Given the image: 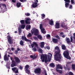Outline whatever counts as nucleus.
<instances>
[{
    "label": "nucleus",
    "mask_w": 75,
    "mask_h": 75,
    "mask_svg": "<svg viewBox=\"0 0 75 75\" xmlns=\"http://www.w3.org/2000/svg\"><path fill=\"white\" fill-rule=\"evenodd\" d=\"M33 38L35 40H38V38L36 37L33 36Z\"/></svg>",
    "instance_id": "obj_45"
},
{
    "label": "nucleus",
    "mask_w": 75,
    "mask_h": 75,
    "mask_svg": "<svg viewBox=\"0 0 75 75\" xmlns=\"http://www.w3.org/2000/svg\"><path fill=\"white\" fill-rule=\"evenodd\" d=\"M25 15L26 16H29L30 15V14L29 13H25Z\"/></svg>",
    "instance_id": "obj_47"
},
{
    "label": "nucleus",
    "mask_w": 75,
    "mask_h": 75,
    "mask_svg": "<svg viewBox=\"0 0 75 75\" xmlns=\"http://www.w3.org/2000/svg\"><path fill=\"white\" fill-rule=\"evenodd\" d=\"M40 59H41L42 61V62H45V64H46V63L48 61V58L47 57V54H42L41 55V57H40Z\"/></svg>",
    "instance_id": "obj_2"
},
{
    "label": "nucleus",
    "mask_w": 75,
    "mask_h": 75,
    "mask_svg": "<svg viewBox=\"0 0 75 75\" xmlns=\"http://www.w3.org/2000/svg\"><path fill=\"white\" fill-rule=\"evenodd\" d=\"M22 3H24V2H26L27 1V0H19Z\"/></svg>",
    "instance_id": "obj_42"
},
{
    "label": "nucleus",
    "mask_w": 75,
    "mask_h": 75,
    "mask_svg": "<svg viewBox=\"0 0 75 75\" xmlns=\"http://www.w3.org/2000/svg\"><path fill=\"white\" fill-rule=\"evenodd\" d=\"M18 32L19 33H21V28L19 29Z\"/></svg>",
    "instance_id": "obj_49"
},
{
    "label": "nucleus",
    "mask_w": 75,
    "mask_h": 75,
    "mask_svg": "<svg viewBox=\"0 0 75 75\" xmlns=\"http://www.w3.org/2000/svg\"><path fill=\"white\" fill-rule=\"evenodd\" d=\"M59 23L58 22H57L55 25L56 28H59Z\"/></svg>",
    "instance_id": "obj_18"
},
{
    "label": "nucleus",
    "mask_w": 75,
    "mask_h": 75,
    "mask_svg": "<svg viewBox=\"0 0 75 75\" xmlns=\"http://www.w3.org/2000/svg\"><path fill=\"white\" fill-rule=\"evenodd\" d=\"M25 27V25L23 24V25H21V28L22 29H24Z\"/></svg>",
    "instance_id": "obj_32"
},
{
    "label": "nucleus",
    "mask_w": 75,
    "mask_h": 75,
    "mask_svg": "<svg viewBox=\"0 0 75 75\" xmlns=\"http://www.w3.org/2000/svg\"><path fill=\"white\" fill-rule=\"evenodd\" d=\"M56 70L59 73V74H62V71L61 70H59L57 69H56Z\"/></svg>",
    "instance_id": "obj_29"
},
{
    "label": "nucleus",
    "mask_w": 75,
    "mask_h": 75,
    "mask_svg": "<svg viewBox=\"0 0 75 75\" xmlns=\"http://www.w3.org/2000/svg\"><path fill=\"white\" fill-rule=\"evenodd\" d=\"M14 59L15 60V62H16L17 64H20L21 62V61H20V59L18 57L14 56Z\"/></svg>",
    "instance_id": "obj_12"
},
{
    "label": "nucleus",
    "mask_w": 75,
    "mask_h": 75,
    "mask_svg": "<svg viewBox=\"0 0 75 75\" xmlns=\"http://www.w3.org/2000/svg\"><path fill=\"white\" fill-rule=\"evenodd\" d=\"M49 20V19L48 18L47 19H45L44 20V21H45V22H46V21H48V20Z\"/></svg>",
    "instance_id": "obj_52"
},
{
    "label": "nucleus",
    "mask_w": 75,
    "mask_h": 75,
    "mask_svg": "<svg viewBox=\"0 0 75 75\" xmlns=\"http://www.w3.org/2000/svg\"><path fill=\"white\" fill-rule=\"evenodd\" d=\"M38 51L39 52H40V53H41V54H42V49H39Z\"/></svg>",
    "instance_id": "obj_37"
},
{
    "label": "nucleus",
    "mask_w": 75,
    "mask_h": 75,
    "mask_svg": "<svg viewBox=\"0 0 75 75\" xmlns=\"http://www.w3.org/2000/svg\"><path fill=\"white\" fill-rule=\"evenodd\" d=\"M12 70L15 73H18V69L17 67H13L12 68Z\"/></svg>",
    "instance_id": "obj_14"
},
{
    "label": "nucleus",
    "mask_w": 75,
    "mask_h": 75,
    "mask_svg": "<svg viewBox=\"0 0 75 75\" xmlns=\"http://www.w3.org/2000/svg\"><path fill=\"white\" fill-rule=\"evenodd\" d=\"M73 40V39L72 38V36H71V42H72Z\"/></svg>",
    "instance_id": "obj_55"
},
{
    "label": "nucleus",
    "mask_w": 75,
    "mask_h": 75,
    "mask_svg": "<svg viewBox=\"0 0 75 75\" xmlns=\"http://www.w3.org/2000/svg\"><path fill=\"white\" fill-rule=\"evenodd\" d=\"M17 51H20V49H19V48H18V47L17 48Z\"/></svg>",
    "instance_id": "obj_60"
},
{
    "label": "nucleus",
    "mask_w": 75,
    "mask_h": 75,
    "mask_svg": "<svg viewBox=\"0 0 75 75\" xmlns=\"http://www.w3.org/2000/svg\"><path fill=\"white\" fill-rule=\"evenodd\" d=\"M9 58L7 56V55L6 54L5 55L4 57V61H8V60H9Z\"/></svg>",
    "instance_id": "obj_19"
},
{
    "label": "nucleus",
    "mask_w": 75,
    "mask_h": 75,
    "mask_svg": "<svg viewBox=\"0 0 75 75\" xmlns=\"http://www.w3.org/2000/svg\"><path fill=\"white\" fill-rule=\"evenodd\" d=\"M32 36V35L30 33H29V34L27 36V37H28V38L30 37H31Z\"/></svg>",
    "instance_id": "obj_36"
},
{
    "label": "nucleus",
    "mask_w": 75,
    "mask_h": 75,
    "mask_svg": "<svg viewBox=\"0 0 75 75\" xmlns=\"http://www.w3.org/2000/svg\"><path fill=\"white\" fill-rule=\"evenodd\" d=\"M45 42H42L40 43V47L42 48H44V44Z\"/></svg>",
    "instance_id": "obj_23"
},
{
    "label": "nucleus",
    "mask_w": 75,
    "mask_h": 75,
    "mask_svg": "<svg viewBox=\"0 0 75 75\" xmlns=\"http://www.w3.org/2000/svg\"><path fill=\"white\" fill-rule=\"evenodd\" d=\"M26 30H28L30 29L31 28V25H27L26 26Z\"/></svg>",
    "instance_id": "obj_31"
},
{
    "label": "nucleus",
    "mask_w": 75,
    "mask_h": 75,
    "mask_svg": "<svg viewBox=\"0 0 75 75\" xmlns=\"http://www.w3.org/2000/svg\"><path fill=\"white\" fill-rule=\"evenodd\" d=\"M11 50L12 51H14V48L13 47H12Z\"/></svg>",
    "instance_id": "obj_62"
},
{
    "label": "nucleus",
    "mask_w": 75,
    "mask_h": 75,
    "mask_svg": "<svg viewBox=\"0 0 75 75\" xmlns=\"http://www.w3.org/2000/svg\"><path fill=\"white\" fill-rule=\"evenodd\" d=\"M12 64H15V61L13 60H12Z\"/></svg>",
    "instance_id": "obj_57"
},
{
    "label": "nucleus",
    "mask_w": 75,
    "mask_h": 75,
    "mask_svg": "<svg viewBox=\"0 0 75 75\" xmlns=\"http://www.w3.org/2000/svg\"><path fill=\"white\" fill-rule=\"evenodd\" d=\"M41 71V69L40 68H36L34 70V72L35 74H40Z\"/></svg>",
    "instance_id": "obj_9"
},
{
    "label": "nucleus",
    "mask_w": 75,
    "mask_h": 75,
    "mask_svg": "<svg viewBox=\"0 0 75 75\" xmlns=\"http://www.w3.org/2000/svg\"><path fill=\"white\" fill-rule=\"evenodd\" d=\"M69 75H74V74L72 72L70 71L69 73Z\"/></svg>",
    "instance_id": "obj_43"
},
{
    "label": "nucleus",
    "mask_w": 75,
    "mask_h": 75,
    "mask_svg": "<svg viewBox=\"0 0 75 75\" xmlns=\"http://www.w3.org/2000/svg\"><path fill=\"white\" fill-rule=\"evenodd\" d=\"M19 68L21 69H23V67H21V66H20Z\"/></svg>",
    "instance_id": "obj_59"
},
{
    "label": "nucleus",
    "mask_w": 75,
    "mask_h": 75,
    "mask_svg": "<svg viewBox=\"0 0 75 75\" xmlns=\"http://www.w3.org/2000/svg\"><path fill=\"white\" fill-rule=\"evenodd\" d=\"M71 3L72 4H75L74 0H71Z\"/></svg>",
    "instance_id": "obj_44"
},
{
    "label": "nucleus",
    "mask_w": 75,
    "mask_h": 75,
    "mask_svg": "<svg viewBox=\"0 0 75 75\" xmlns=\"http://www.w3.org/2000/svg\"><path fill=\"white\" fill-rule=\"evenodd\" d=\"M28 68H29V65H26V66H25V72L26 73H27L28 74H30V70H29Z\"/></svg>",
    "instance_id": "obj_10"
},
{
    "label": "nucleus",
    "mask_w": 75,
    "mask_h": 75,
    "mask_svg": "<svg viewBox=\"0 0 75 75\" xmlns=\"http://www.w3.org/2000/svg\"><path fill=\"white\" fill-rule=\"evenodd\" d=\"M30 57V58H33H33H34V56H33L32 55H31Z\"/></svg>",
    "instance_id": "obj_56"
},
{
    "label": "nucleus",
    "mask_w": 75,
    "mask_h": 75,
    "mask_svg": "<svg viewBox=\"0 0 75 75\" xmlns=\"http://www.w3.org/2000/svg\"><path fill=\"white\" fill-rule=\"evenodd\" d=\"M2 6H4V7H6V5L4 4H2Z\"/></svg>",
    "instance_id": "obj_53"
},
{
    "label": "nucleus",
    "mask_w": 75,
    "mask_h": 75,
    "mask_svg": "<svg viewBox=\"0 0 75 75\" xmlns=\"http://www.w3.org/2000/svg\"><path fill=\"white\" fill-rule=\"evenodd\" d=\"M41 16H42V17H45V15L44 14H42L41 15Z\"/></svg>",
    "instance_id": "obj_50"
},
{
    "label": "nucleus",
    "mask_w": 75,
    "mask_h": 75,
    "mask_svg": "<svg viewBox=\"0 0 75 75\" xmlns=\"http://www.w3.org/2000/svg\"><path fill=\"white\" fill-rule=\"evenodd\" d=\"M66 41L67 42V43L68 44H70V43H71V41H70V39H69L68 38L66 39Z\"/></svg>",
    "instance_id": "obj_25"
},
{
    "label": "nucleus",
    "mask_w": 75,
    "mask_h": 75,
    "mask_svg": "<svg viewBox=\"0 0 75 75\" xmlns=\"http://www.w3.org/2000/svg\"><path fill=\"white\" fill-rule=\"evenodd\" d=\"M55 50H57V51H56L55 52V55L54 56V59L56 61H60V59H61L62 56L61 54H60L61 51L59 50V48L58 46H56L55 48Z\"/></svg>",
    "instance_id": "obj_1"
},
{
    "label": "nucleus",
    "mask_w": 75,
    "mask_h": 75,
    "mask_svg": "<svg viewBox=\"0 0 75 75\" xmlns=\"http://www.w3.org/2000/svg\"><path fill=\"white\" fill-rule=\"evenodd\" d=\"M31 32L32 34H33L34 33L35 35H38L39 34L38 30L35 28H33L31 30Z\"/></svg>",
    "instance_id": "obj_3"
},
{
    "label": "nucleus",
    "mask_w": 75,
    "mask_h": 75,
    "mask_svg": "<svg viewBox=\"0 0 75 75\" xmlns=\"http://www.w3.org/2000/svg\"><path fill=\"white\" fill-rule=\"evenodd\" d=\"M34 57H33V59H36V58H37L38 56H35V55H34Z\"/></svg>",
    "instance_id": "obj_48"
},
{
    "label": "nucleus",
    "mask_w": 75,
    "mask_h": 75,
    "mask_svg": "<svg viewBox=\"0 0 75 75\" xmlns=\"http://www.w3.org/2000/svg\"><path fill=\"white\" fill-rule=\"evenodd\" d=\"M21 3L18 2L16 3V6L18 8H19V7L21 6Z\"/></svg>",
    "instance_id": "obj_22"
},
{
    "label": "nucleus",
    "mask_w": 75,
    "mask_h": 75,
    "mask_svg": "<svg viewBox=\"0 0 75 75\" xmlns=\"http://www.w3.org/2000/svg\"><path fill=\"white\" fill-rule=\"evenodd\" d=\"M34 45H35V46L34 48ZM31 46L32 48H34L32 49V50L34 51H37V49H36L35 47H37V48H38V44H37V43L36 42H33V44L31 45Z\"/></svg>",
    "instance_id": "obj_4"
},
{
    "label": "nucleus",
    "mask_w": 75,
    "mask_h": 75,
    "mask_svg": "<svg viewBox=\"0 0 75 75\" xmlns=\"http://www.w3.org/2000/svg\"><path fill=\"white\" fill-rule=\"evenodd\" d=\"M20 22L21 24H24V20H21Z\"/></svg>",
    "instance_id": "obj_34"
},
{
    "label": "nucleus",
    "mask_w": 75,
    "mask_h": 75,
    "mask_svg": "<svg viewBox=\"0 0 75 75\" xmlns=\"http://www.w3.org/2000/svg\"><path fill=\"white\" fill-rule=\"evenodd\" d=\"M49 24L50 25H53L54 24V22L52 20H51L49 21Z\"/></svg>",
    "instance_id": "obj_24"
},
{
    "label": "nucleus",
    "mask_w": 75,
    "mask_h": 75,
    "mask_svg": "<svg viewBox=\"0 0 75 75\" xmlns=\"http://www.w3.org/2000/svg\"><path fill=\"white\" fill-rule=\"evenodd\" d=\"M62 48L63 50H66V46L65 45H62Z\"/></svg>",
    "instance_id": "obj_26"
},
{
    "label": "nucleus",
    "mask_w": 75,
    "mask_h": 75,
    "mask_svg": "<svg viewBox=\"0 0 75 75\" xmlns=\"http://www.w3.org/2000/svg\"><path fill=\"white\" fill-rule=\"evenodd\" d=\"M52 54H51V53H49L48 55H47L49 62H50V61H51V60L52 58Z\"/></svg>",
    "instance_id": "obj_16"
},
{
    "label": "nucleus",
    "mask_w": 75,
    "mask_h": 75,
    "mask_svg": "<svg viewBox=\"0 0 75 75\" xmlns=\"http://www.w3.org/2000/svg\"><path fill=\"white\" fill-rule=\"evenodd\" d=\"M52 41L55 44H56V43H57L58 42V40L57 39H55V38H53L52 39Z\"/></svg>",
    "instance_id": "obj_20"
},
{
    "label": "nucleus",
    "mask_w": 75,
    "mask_h": 75,
    "mask_svg": "<svg viewBox=\"0 0 75 75\" xmlns=\"http://www.w3.org/2000/svg\"><path fill=\"white\" fill-rule=\"evenodd\" d=\"M69 3H65V7L66 8H68L69 7Z\"/></svg>",
    "instance_id": "obj_30"
},
{
    "label": "nucleus",
    "mask_w": 75,
    "mask_h": 75,
    "mask_svg": "<svg viewBox=\"0 0 75 75\" xmlns=\"http://www.w3.org/2000/svg\"><path fill=\"white\" fill-rule=\"evenodd\" d=\"M12 1L13 3H16V1L15 0H12Z\"/></svg>",
    "instance_id": "obj_54"
},
{
    "label": "nucleus",
    "mask_w": 75,
    "mask_h": 75,
    "mask_svg": "<svg viewBox=\"0 0 75 75\" xmlns=\"http://www.w3.org/2000/svg\"><path fill=\"white\" fill-rule=\"evenodd\" d=\"M72 69L75 71V64H72L71 66Z\"/></svg>",
    "instance_id": "obj_35"
},
{
    "label": "nucleus",
    "mask_w": 75,
    "mask_h": 75,
    "mask_svg": "<svg viewBox=\"0 0 75 75\" xmlns=\"http://www.w3.org/2000/svg\"><path fill=\"white\" fill-rule=\"evenodd\" d=\"M15 53H16V54H18V51L17 50H16L15 51Z\"/></svg>",
    "instance_id": "obj_61"
},
{
    "label": "nucleus",
    "mask_w": 75,
    "mask_h": 75,
    "mask_svg": "<svg viewBox=\"0 0 75 75\" xmlns=\"http://www.w3.org/2000/svg\"><path fill=\"white\" fill-rule=\"evenodd\" d=\"M62 65H60L59 64H57V68L56 69H62Z\"/></svg>",
    "instance_id": "obj_17"
},
{
    "label": "nucleus",
    "mask_w": 75,
    "mask_h": 75,
    "mask_svg": "<svg viewBox=\"0 0 75 75\" xmlns=\"http://www.w3.org/2000/svg\"><path fill=\"white\" fill-rule=\"evenodd\" d=\"M55 37H56V38L58 39V40H60V37L58 35H57L55 36Z\"/></svg>",
    "instance_id": "obj_41"
},
{
    "label": "nucleus",
    "mask_w": 75,
    "mask_h": 75,
    "mask_svg": "<svg viewBox=\"0 0 75 75\" xmlns=\"http://www.w3.org/2000/svg\"><path fill=\"white\" fill-rule=\"evenodd\" d=\"M46 48H47V49L48 50H50V48L49 47H46Z\"/></svg>",
    "instance_id": "obj_58"
},
{
    "label": "nucleus",
    "mask_w": 75,
    "mask_h": 75,
    "mask_svg": "<svg viewBox=\"0 0 75 75\" xmlns=\"http://www.w3.org/2000/svg\"><path fill=\"white\" fill-rule=\"evenodd\" d=\"M64 1H65V3H70V0H64Z\"/></svg>",
    "instance_id": "obj_38"
},
{
    "label": "nucleus",
    "mask_w": 75,
    "mask_h": 75,
    "mask_svg": "<svg viewBox=\"0 0 75 75\" xmlns=\"http://www.w3.org/2000/svg\"><path fill=\"white\" fill-rule=\"evenodd\" d=\"M61 26L62 28H64L65 30H67L68 29V27L67 25H65V23H61Z\"/></svg>",
    "instance_id": "obj_13"
},
{
    "label": "nucleus",
    "mask_w": 75,
    "mask_h": 75,
    "mask_svg": "<svg viewBox=\"0 0 75 75\" xmlns=\"http://www.w3.org/2000/svg\"><path fill=\"white\" fill-rule=\"evenodd\" d=\"M60 37H62V38H65V35H64V33L63 32H61L60 33Z\"/></svg>",
    "instance_id": "obj_21"
},
{
    "label": "nucleus",
    "mask_w": 75,
    "mask_h": 75,
    "mask_svg": "<svg viewBox=\"0 0 75 75\" xmlns=\"http://www.w3.org/2000/svg\"><path fill=\"white\" fill-rule=\"evenodd\" d=\"M45 75H47V72H45Z\"/></svg>",
    "instance_id": "obj_64"
},
{
    "label": "nucleus",
    "mask_w": 75,
    "mask_h": 75,
    "mask_svg": "<svg viewBox=\"0 0 75 75\" xmlns=\"http://www.w3.org/2000/svg\"><path fill=\"white\" fill-rule=\"evenodd\" d=\"M20 44L21 46H24V42L22 40H21L20 42Z\"/></svg>",
    "instance_id": "obj_27"
},
{
    "label": "nucleus",
    "mask_w": 75,
    "mask_h": 75,
    "mask_svg": "<svg viewBox=\"0 0 75 75\" xmlns=\"http://www.w3.org/2000/svg\"><path fill=\"white\" fill-rule=\"evenodd\" d=\"M63 55L67 59H71V58L69 56V52L67 51H66L63 53Z\"/></svg>",
    "instance_id": "obj_5"
},
{
    "label": "nucleus",
    "mask_w": 75,
    "mask_h": 75,
    "mask_svg": "<svg viewBox=\"0 0 75 75\" xmlns=\"http://www.w3.org/2000/svg\"><path fill=\"white\" fill-rule=\"evenodd\" d=\"M10 59L11 61H13V58L12 57H11Z\"/></svg>",
    "instance_id": "obj_63"
},
{
    "label": "nucleus",
    "mask_w": 75,
    "mask_h": 75,
    "mask_svg": "<svg viewBox=\"0 0 75 75\" xmlns=\"http://www.w3.org/2000/svg\"><path fill=\"white\" fill-rule=\"evenodd\" d=\"M69 9H72V5H69Z\"/></svg>",
    "instance_id": "obj_46"
},
{
    "label": "nucleus",
    "mask_w": 75,
    "mask_h": 75,
    "mask_svg": "<svg viewBox=\"0 0 75 75\" xmlns=\"http://www.w3.org/2000/svg\"><path fill=\"white\" fill-rule=\"evenodd\" d=\"M50 35L47 34L46 35V38L47 39H49L50 38Z\"/></svg>",
    "instance_id": "obj_40"
},
{
    "label": "nucleus",
    "mask_w": 75,
    "mask_h": 75,
    "mask_svg": "<svg viewBox=\"0 0 75 75\" xmlns=\"http://www.w3.org/2000/svg\"><path fill=\"white\" fill-rule=\"evenodd\" d=\"M37 37L40 40H42V36L41 35H39L37 36Z\"/></svg>",
    "instance_id": "obj_28"
},
{
    "label": "nucleus",
    "mask_w": 75,
    "mask_h": 75,
    "mask_svg": "<svg viewBox=\"0 0 75 75\" xmlns=\"http://www.w3.org/2000/svg\"><path fill=\"white\" fill-rule=\"evenodd\" d=\"M40 28L41 30V32L43 34H45L46 33V32L45 31V29L42 28V24H40Z\"/></svg>",
    "instance_id": "obj_7"
},
{
    "label": "nucleus",
    "mask_w": 75,
    "mask_h": 75,
    "mask_svg": "<svg viewBox=\"0 0 75 75\" xmlns=\"http://www.w3.org/2000/svg\"><path fill=\"white\" fill-rule=\"evenodd\" d=\"M21 38L22 40H24L25 41H26V42L29 41V40L26 38L25 35H24V36H22Z\"/></svg>",
    "instance_id": "obj_15"
},
{
    "label": "nucleus",
    "mask_w": 75,
    "mask_h": 75,
    "mask_svg": "<svg viewBox=\"0 0 75 75\" xmlns=\"http://www.w3.org/2000/svg\"><path fill=\"white\" fill-rule=\"evenodd\" d=\"M16 66V64L15 63H12L11 65V67H14Z\"/></svg>",
    "instance_id": "obj_39"
},
{
    "label": "nucleus",
    "mask_w": 75,
    "mask_h": 75,
    "mask_svg": "<svg viewBox=\"0 0 75 75\" xmlns=\"http://www.w3.org/2000/svg\"><path fill=\"white\" fill-rule=\"evenodd\" d=\"M6 67H7V68H8V69H10V67L9 65L6 66Z\"/></svg>",
    "instance_id": "obj_51"
},
{
    "label": "nucleus",
    "mask_w": 75,
    "mask_h": 75,
    "mask_svg": "<svg viewBox=\"0 0 75 75\" xmlns=\"http://www.w3.org/2000/svg\"><path fill=\"white\" fill-rule=\"evenodd\" d=\"M31 20L30 18L26 19V20L25 21V24H30V23H31Z\"/></svg>",
    "instance_id": "obj_11"
},
{
    "label": "nucleus",
    "mask_w": 75,
    "mask_h": 75,
    "mask_svg": "<svg viewBox=\"0 0 75 75\" xmlns=\"http://www.w3.org/2000/svg\"><path fill=\"white\" fill-rule=\"evenodd\" d=\"M7 39L8 40V42L10 44H12L13 42L12 41V38L10 35L7 36Z\"/></svg>",
    "instance_id": "obj_6"
},
{
    "label": "nucleus",
    "mask_w": 75,
    "mask_h": 75,
    "mask_svg": "<svg viewBox=\"0 0 75 75\" xmlns=\"http://www.w3.org/2000/svg\"><path fill=\"white\" fill-rule=\"evenodd\" d=\"M38 0H36L34 2H33V4L32 5V7L33 8H35L38 6Z\"/></svg>",
    "instance_id": "obj_8"
},
{
    "label": "nucleus",
    "mask_w": 75,
    "mask_h": 75,
    "mask_svg": "<svg viewBox=\"0 0 75 75\" xmlns=\"http://www.w3.org/2000/svg\"><path fill=\"white\" fill-rule=\"evenodd\" d=\"M50 66L51 67H55V64H54V63H50Z\"/></svg>",
    "instance_id": "obj_33"
}]
</instances>
